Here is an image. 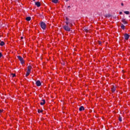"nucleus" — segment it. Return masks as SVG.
Masks as SVG:
<instances>
[{"label":"nucleus","mask_w":130,"mask_h":130,"mask_svg":"<svg viewBox=\"0 0 130 130\" xmlns=\"http://www.w3.org/2000/svg\"><path fill=\"white\" fill-rule=\"evenodd\" d=\"M63 28L65 31H67L68 32H70V31H71V27H70L69 25H64Z\"/></svg>","instance_id":"2"},{"label":"nucleus","mask_w":130,"mask_h":130,"mask_svg":"<svg viewBox=\"0 0 130 130\" xmlns=\"http://www.w3.org/2000/svg\"><path fill=\"white\" fill-rule=\"evenodd\" d=\"M121 29H122L123 30H124V28H125L124 25L121 24Z\"/></svg>","instance_id":"17"},{"label":"nucleus","mask_w":130,"mask_h":130,"mask_svg":"<svg viewBox=\"0 0 130 130\" xmlns=\"http://www.w3.org/2000/svg\"><path fill=\"white\" fill-rule=\"evenodd\" d=\"M12 78H14V77L16 76V74H12Z\"/></svg>","instance_id":"24"},{"label":"nucleus","mask_w":130,"mask_h":130,"mask_svg":"<svg viewBox=\"0 0 130 130\" xmlns=\"http://www.w3.org/2000/svg\"><path fill=\"white\" fill-rule=\"evenodd\" d=\"M115 90H116L115 87L113 86V87L112 88V92L113 93H114V92H115Z\"/></svg>","instance_id":"12"},{"label":"nucleus","mask_w":130,"mask_h":130,"mask_svg":"<svg viewBox=\"0 0 130 130\" xmlns=\"http://www.w3.org/2000/svg\"><path fill=\"white\" fill-rule=\"evenodd\" d=\"M17 58L19 59L21 64H24L25 63V61H24V59L21 56H17Z\"/></svg>","instance_id":"3"},{"label":"nucleus","mask_w":130,"mask_h":130,"mask_svg":"<svg viewBox=\"0 0 130 130\" xmlns=\"http://www.w3.org/2000/svg\"><path fill=\"white\" fill-rule=\"evenodd\" d=\"M31 71H30V70H27V71L26 72V74L25 75L26 77H27L28 76H29V75H30V73Z\"/></svg>","instance_id":"9"},{"label":"nucleus","mask_w":130,"mask_h":130,"mask_svg":"<svg viewBox=\"0 0 130 130\" xmlns=\"http://www.w3.org/2000/svg\"><path fill=\"white\" fill-rule=\"evenodd\" d=\"M27 70H29L30 72H31V69H32V67L30 66H28Z\"/></svg>","instance_id":"19"},{"label":"nucleus","mask_w":130,"mask_h":130,"mask_svg":"<svg viewBox=\"0 0 130 130\" xmlns=\"http://www.w3.org/2000/svg\"><path fill=\"white\" fill-rule=\"evenodd\" d=\"M52 3L57 4V3H58V0H52Z\"/></svg>","instance_id":"13"},{"label":"nucleus","mask_w":130,"mask_h":130,"mask_svg":"<svg viewBox=\"0 0 130 130\" xmlns=\"http://www.w3.org/2000/svg\"><path fill=\"white\" fill-rule=\"evenodd\" d=\"M23 37H21V39H23Z\"/></svg>","instance_id":"30"},{"label":"nucleus","mask_w":130,"mask_h":130,"mask_svg":"<svg viewBox=\"0 0 130 130\" xmlns=\"http://www.w3.org/2000/svg\"><path fill=\"white\" fill-rule=\"evenodd\" d=\"M0 45L1 46H4L5 45V42H4L3 41L1 42L0 43Z\"/></svg>","instance_id":"16"},{"label":"nucleus","mask_w":130,"mask_h":130,"mask_svg":"<svg viewBox=\"0 0 130 130\" xmlns=\"http://www.w3.org/2000/svg\"><path fill=\"white\" fill-rule=\"evenodd\" d=\"M36 85L38 87H40V86H41V82H40V80H37L36 82Z\"/></svg>","instance_id":"5"},{"label":"nucleus","mask_w":130,"mask_h":130,"mask_svg":"<svg viewBox=\"0 0 130 130\" xmlns=\"http://www.w3.org/2000/svg\"><path fill=\"white\" fill-rule=\"evenodd\" d=\"M119 14H120V15H122V12H119Z\"/></svg>","instance_id":"27"},{"label":"nucleus","mask_w":130,"mask_h":130,"mask_svg":"<svg viewBox=\"0 0 130 130\" xmlns=\"http://www.w3.org/2000/svg\"><path fill=\"white\" fill-rule=\"evenodd\" d=\"M66 21H70V19H69V18H68V17H66Z\"/></svg>","instance_id":"23"},{"label":"nucleus","mask_w":130,"mask_h":130,"mask_svg":"<svg viewBox=\"0 0 130 130\" xmlns=\"http://www.w3.org/2000/svg\"><path fill=\"white\" fill-rule=\"evenodd\" d=\"M40 26L43 30H45V29H46V24L44 22H41Z\"/></svg>","instance_id":"1"},{"label":"nucleus","mask_w":130,"mask_h":130,"mask_svg":"<svg viewBox=\"0 0 130 130\" xmlns=\"http://www.w3.org/2000/svg\"><path fill=\"white\" fill-rule=\"evenodd\" d=\"M124 37L125 40H128V38H129V35H128L127 34H125L124 35Z\"/></svg>","instance_id":"6"},{"label":"nucleus","mask_w":130,"mask_h":130,"mask_svg":"<svg viewBox=\"0 0 130 130\" xmlns=\"http://www.w3.org/2000/svg\"><path fill=\"white\" fill-rule=\"evenodd\" d=\"M15 1H16V2H19V0H15Z\"/></svg>","instance_id":"32"},{"label":"nucleus","mask_w":130,"mask_h":130,"mask_svg":"<svg viewBox=\"0 0 130 130\" xmlns=\"http://www.w3.org/2000/svg\"><path fill=\"white\" fill-rule=\"evenodd\" d=\"M38 113H41L42 112H43V110H38Z\"/></svg>","instance_id":"20"},{"label":"nucleus","mask_w":130,"mask_h":130,"mask_svg":"<svg viewBox=\"0 0 130 130\" xmlns=\"http://www.w3.org/2000/svg\"><path fill=\"white\" fill-rule=\"evenodd\" d=\"M65 23L66 24V26H69V25H70V27L73 26V23H72L70 21H65Z\"/></svg>","instance_id":"4"},{"label":"nucleus","mask_w":130,"mask_h":130,"mask_svg":"<svg viewBox=\"0 0 130 130\" xmlns=\"http://www.w3.org/2000/svg\"><path fill=\"white\" fill-rule=\"evenodd\" d=\"M124 14H126V15H129V11H124Z\"/></svg>","instance_id":"18"},{"label":"nucleus","mask_w":130,"mask_h":130,"mask_svg":"<svg viewBox=\"0 0 130 130\" xmlns=\"http://www.w3.org/2000/svg\"><path fill=\"white\" fill-rule=\"evenodd\" d=\"M104 17L106 18H110V17H111V15L110 14H106L104 15Z\"/></svg>","instance_id":"10"},{"label":"nucleus","mask_w":130,"mask_h":130,"mask_svg":"<svg viewBox=\"0 0 130 130\" xmlns=\"http://www.w3.org/2000/svg\"><path fill=\"white\" fill-rule=\"evenodd\" d=\"M34 1V2H35V0H33Z\"/></svg>","instance_id":"33"},{"label":"nucleus","mask_w":130,"mask_h":130,"mask_svg":"<svg viewBox=\"0 0 130 130\" xmlns=\"http://www.w3.org/2000/svg\"><path fill=\"white\" fill-rule=\"evenodd\" d=\"M35 5H36V6H37V7H38V8H39V7H40V6H41V4H40V2H36Z\"/></svg>","instance_id":"7"},{"label":"nucleus","mask_w":130,"mask_h":130,"mask_svg":"<svg viewBox=\"0 0 130 130\" xmlns=\"http://www.w3.org/2000/svg\"><path fill=\"white\" fill-rule=\"evenodd\" d=\"M121 21H122V23H123V24H124V25L127 24V22H126V21H125V19H124V18H122V20H121Z\"/></svg>","instance_id":"8"},{"label":"nucleus","mask_w":130,"mask_h":130,"mask_svg":"<svg viewBox=\"0 0 130 130\" xmlns=\"http://www.w3.org/2000/svg\"><path fill=\"white\" fill-rule=\"evenodd\" d=\"M40 103L41 105H43L45 104V100H43Z\"/></svg>","instance_id":"14"},{"label":"nucleus","mask_w":130,"mask_h":130,"mask_svg":"<svg viewBox=\"0 0 130 130\" xmlns=\"http://www.w3.org/2000/svg\"><path fill=\"white\" fill-rule=\"evenodd\" d=\"M83 110H85V108L83 106H81L79 108V111H83Z\"/></svg>","instance_id":"11"},{"label":"nucleus","mask_w":130,"mask_h":130,"mask_svg":"<svg viewBox=\"0 0 130 130\" xmlns=\"http://www.w3.org/2000/svg\"><path fill=\"white\" fill-rule=\"evenodd\" d=\"M84 31H85V32H86V33H87L88 32V29H87L86 28L84 29Z\"/></svg>","instance_id":"22"},{"label":"nucleus","mask_w":130,"mask_h":130,"mask_svg":"<svg viewBox=\"0 0 130 130\" xmlns=\"http://www.w3.org/2000/svg\"><path fill=\"white\" fill-rule=\"evenodd\" d=\"M98 43H99V45H101V41H99Z\"/></svg>","instance_id":"25"},{"label":"nucleus","mask_w":130,"mask_h":130,"mask_svg":"<svg viewBox=\"0 0 130 130\" xmlns=\"http://www.w3.org/2000/svg\"><path fill=\"white\" fill-rule=\"evenodd\" d=\"M70 7H71V6H68V8L69 9V8H70Z\"/></svg>","instance_id":"31"},{"label":"nucleus","mask_w":130,"mask_h":130,"mask_svg":"<svg viewBox=\"0 0 130 130\" xmlns=\"http://www.w3.org/2000/svg\"><path fill=\"white\" fill-rule=\"evenodd\" d=\"M26 21H31V17H27L26 18Z\"/></svg>","instance_id":"15"},{"label":"nucleus","mask_w":130,"mask_h":130,"mask_svg":"<svg viewBox=\"0 0 130 130\" xmlns=\"http://www.w3.org/2000/svg\"><path fill=\"white\" fill-rule=\"evenodd\" d=\"M121 6H122V7H123V4L122 3L121 4Z\"/></svg>","instance_id":"28"},{"label":"nucleus","mask_w":130,"mask_h":130,"mask_svg":"<svg viewBox=\"0 0 130 130\" xmlns=\"http://www.w3.org/2000/svg\"><path fill=\"white\" fill-rule=\"evenodd\" d=\"M2 56H3V54H2L1 52H0V58L1 57H2Z\"/></svg>","instance_id":"26"},{"label":"nucleus","mask_w":130,"mask_h":130,"mask_svg":"<svg viewBox=\"0 0 130 130\" xmlns=\"http://www.w3.org/2000/svg\"><path fill=\"white\" fill-rule=\"evenodd\" d=\"M3 112V111L2 110H0V113H2Z\"/></svg>","instance_id":"29"},{"label":"nucleus","mask_w":130,"mask_h":130,"mask_svg":"<svg viewBox=\"0 0 130 130\" xmlns=\"http://www.w3.org/2000/svg\"><path fill=\"white\" fill-rule=\"evenodd\" d=\"M119 121H122V118L120 116L119 117Z\"/></svg>","instance_id":"21"}]
</instances>
